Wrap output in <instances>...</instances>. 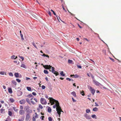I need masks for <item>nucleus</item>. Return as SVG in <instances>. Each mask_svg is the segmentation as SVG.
I'll use <instances>...</instances> for the list:
<instances>
[{
    "mask_svg": "<svg viewBox=\"0 0 121 121\" xmlns=\"http://www.w3.org/2000/svg\"><path fill=\"white\" fill-rule=\"evenodd\" d=\"M50 98V103L52 104V105L54 104L55 103L56 104L53 106V107L54 108H55L56 107V110H60L61 109V108L59 105V103L58 101L56 100L55 99H53L52 98L49 97Z\"/></svg>",
    "mask_w": 121,
    "mask_h": 121,
    "instance_id": "f257e3e1",
    "label": "nucleus"
},
{
    "mask_svg": "<svg viewBox=\"0 0 121 121\" xmlns=\"http://www.w3.org/2000/svg\"><path fill=\"white\" fill-rule=\"evenodd\" d=\"M40 102L43 104H47V102L46 100L43 98H41Z\"/></svg>",
    "mask_w": 121,
    "mask_h": 121,
    "instance_id": "f03ea898",
    "label": "nucleus"
},
{
    "mask_svg": "<svg viewBox=\"0 0 121 121\" xmlns=\"http://www.w3.org/2000/svg\"><path fill=\"white\" fill-rule=\"evenodd\" d=\"M88 88L90 89V91L92 94L94 95L95 92V90L93 88L91 87L90 86Z\"/></svg>",
    "mask_w": 121,
    "mask_h": 121,
    "instance_id": "7ed1b4c3",
    "label": "nucleus"
},
{
    "mask_svg": "<svg viewBox=\"0 0 121 121\" xmlns=\"http://www.w3.org/2000/svg\"><path fill=\"white\" fill-rule=\"evenodd\" d=\"M52 72L56 76H57L59 75L58 73L56 71H55L54 70V68L53 67H52Z\"/></svg>",
    "mask_w": 121,
    "mask_h": 121,
    "instance_id": "20e7f679",
    "label": "nucleus"
},
{
    "mask_svg": "<svg viewBox=\"0 0 121 121\" xmlns=\"http://www.w3.org/2000/svg\"><path fill=\"white\" fill-rule=\"evenodd\" d=\"M43 67L46 69H49L50 70V71H51L50 69H51V68L52 67V66L50 65H43Z\"/></svg>",
    "mask_w": 121,
    "mask_h": 121,
    "instance_id": "39448f33",
    "label": "nucleus"
},
{
    "mask_svg": "<svg viewBox=\"0 0 121 121\" xmlns=\"http://www.w3.org/2000/svg\"><path fill=\"white\" fill-rule=\"evenodd\" d=\"M24 109L25 111H27V112H30V107L28 106H26L24 108Z\"/></svg>",
    "mask_w": 121,
    "mask_h": 121,
    "instance_id": "423d86ee",
    "label": "nucleus"
},
{
    "mask_svg": "<svg viewBox=\"0 0 121 121\" xmlns=\"http://www.w3.org/2000/svg\"><path fill=\"white\" fill-rule=\"evenodd\" d=\"M84 116L86 119H90L91 118V117L90 116H89L86 113L84 115Z\"/></svg>",
    "mask_w": 121,
    "mask_h": 121,
    "instance_id": "0eeeda50",
    "label": "nucleus"
},
{
    "mask_svg": "<svg viewBox=\"0 0 121 121\" xmlns=\"http://www.w3.org/2000/svg\"><path fill=\"white\" fill-rule=\"evenodd\" d=\"M61 112H63V111H62L61 109L59 110H57V112L58 114H59V117H60V115L61 114Z\"/></svg>",
    "mask_w": 121,
    "mask_h": 121,
    "instance_id": "6e6552de",
    "label": "nucleus"
},
{
    "mask_svg": "<svg viewBox=\"0 0 121 121\" xmlns=\"http://www.w3.org/2000/svg\"><path fill=\"white\" fill-rule=\"evenodd\" d=\"M25 102L26 101L24 99L22 100L19 101L20 103L22 104H25Z\"/></svg>",
    "mask_w": 121,
    "mask_h": 121,
    "instance_id": "1a4fd4ad",
    "label": "nucleus"
},
{
    "mask_svg": "<svg viewBox=\"0 0 121 121\" xmlns=\"http://www.w3.org/2000/svg\"><path fill=\"white\" fill-rule=\"evenodd\" d=\"M19 113L20 114L23 115L24 114V111L23 110H20L19 111Z\"/></svg>",
    "mask_w": 121,
    "mask_h": 121,
    "instance_id": "9d476101",
    "label": "nucleus"
},
{
    "mask_svg": "<svg viewBox=\"0 0 121 121\" xmlns=\"http://www.w3.org/2000/svg\"><path fill=\"white\" fill-rule=\"evenodd\" d=\"M30 117V115L28 113L26 115V121H28Z\"/></svg>",
    "mask_w": 121,
    "mask_h": 121,
    "instance_id": "9b49d317",
    "label": "nucleus"
},
{
    "mask_svg": "<svg viewBox=\"0 0 121 121\" xmlns=\"http://www.w3.org/2000/svg\"><path fill=\"white\" fill-rule=\"evenodd\" d=\"M14 75L17 78H18L19 77V74L18 73H16L14 74Z\"/></svg>",
    "mask_w": 121,
    "mask_h": 121,
    "instance_id": "f8f14e48",
    "label": "nucleus"
},
{
    "mask_svg": "<svg viewBox=\"0 0 121 121\" xmlns=\"http://www.w3.org/2000/svg\"><path fill=\"white\" fill-rule=\"evenodd\" d=\"M71 94L75 97H76V95L75 92L74 91L72 92L71 93Z\"/></svg>",
    "mask_w": 121,
    "mask_h": 121,
    "instance_id": "ddd939ff",
    "label": "nucleus"
},
{
    "mask_svg": "<svg viewBox=\"0 0 121 121\" xmlns=\"http://www.w3.org/2000/svg\"><path fill=\"white\" fill-rule=\"evenodd\" d=\"M12 83L15 85H17V82L15 81L14 80H12Z\"/></svg>",
    "mask_w": 121,
    "mask_h": 121,
    "instance_id": "4468645a",
    "label": "nucleus"
},
{
    "mask_svg": "<svg viewBox=\"0 0 121 121\" xmlns=\"http://www.w3.org/2000/svg\"><path fill=\"white\" fill-rule=\"evenodd\" d=\"M98 110V108L96 107H95L93 108V110L94 111H97Z\"/></svg>",
    "mask_w": 121,
    "mask_h": 121,
    "instance_id": "2eb2a0df",
    "label": "nucleus"
},
{
    "mask_svg": "<svg viewBox=\"0 0 121 121\" xmlns=\"http://www.w3.org/2000/svg\"><path fill=\"white\" fill-rule=\"evenodd\" d=\"M0 74L3 75L4 74L6 75V72H5L4 71H1L0 72Z\"/></svg>",
    "mask_w": 121,
    "mask_h": 121,
    "instance_id": "dca6fc26",
    "label": "nucleus"
},
{
    "mask_svg": "<svg viewBox=\"0 0 121 121\" xmlns=\"http://www.w3.org/2000/svg\"><path fill=\"white\" fill-rule=\"evenodd\" d=\"M8 91L9 93H12V89L11 88H9L8 89Z\"/></svg>",
    "mask_w": 121,
    "mask_h": 121,
    "instance_id": "f3484780",
    "label": "nucleus"
},
{
    "mask_svg": "<svg viewBox=\"0 0 121 121\" xmlns=\"http://www.w3.org/2000/svg\"><path fill=\"white\" fill-rule=\"evenodd\" d=\"M48 111L49 112H51L52 111V110L51 108L50 107H49L48 109Z\"/></svg>",
    "mask_w": 121,
    "mask_h": 121,
    "instance_id": "a211bd4d",
    "label": "nucleus"
},
{
    "mask_svg": "<svg viewBox=\"0 0 121 121\" xmlns=\"http://www.w3.org/2000/svg\"><path fill=\"white\" fill-rule=\"evenodd\" d=\"M80 94L82 96H84L85 94L84 93V91L82 90V91L80 92Z\"/></svg>",
    "mask_w": 121,
    "mask_h": 121,
    "instance_id": "6ab92c4d",
    "label": "nucleus"
},
{
    "mask_svg": "<svg viewBox=\"0 0 121 121\" xmlns=\"http://www.w3.org/2000/svg\"><path fill=\"white\" fill-rule=\"evenodd\" d=\"M32 45H33V46L36 48L37 49V47L36 46V45L35 44V43H34V41L33 42H32Z\"/></svg>",
    "mask_w": 121,
    "mask_h": 121,
    "instance_id": "aec40b11",
    "label": "nucleus"
},
{
    "mask_svg": "<svg viewBox=\"0 0 121 121\" xmlns=\"http://www.w3.org/2000/svg\"><path fill=\"white\" fill-rule=\"evenodd\" d=\"M26 101L29 104H30V99L28 98L26 99Z\"/></svg>",
    "mask_w": 121,
    "mask_h": 121,
    "instance_id": "412c9836",
    "label": "nucleus"
},
{
    "mask_svg": "<svg viewBox=\"0 0 121 121\" xmlns=\"http://www.w3.org/2000/svg\"><path fill=\"white\" fill-rule=\"evenodd\" d=\"M91 117L93 118H95V119H97V117L96 115H93L91 116Z\"/></svg>",
    "mask_w": 121,
    "mask_h": 121,
    "instance_id": "4be33fe9",
    "label": "nucleus"
},
{
    "mask_svg": "<svg viewBox=\"0 0 121 121\" xmlns=\"http://www.w3.org/2000/svg\"><path fill=\"white\" fill-rule=\"evenodd\" d=\"M15 55H13L11 56V58L12 59H15Z\"/></svg>",
    "mask_w": 121,
    "mask_h": 121,
    "instance_id": "5701e85b",
    "label": "nucleus"
},
{
    "mask_svg": "<svg viewBox=\"0 0 121 121\" xmlns=\"http://www.w3.org/2000/svg\"><path fill=\"white\" fill-rule=\"evenodd\" d=\"M13 109L16 112H17L18 110V109L15 107H13Z\"/></svg>",
    "mask_w": 121,
    "mask_h": 121,
    "instance_id": "b1692460",
    "label": "nucleus"
},
{
    "mask_svg": "<svg viewBox=\"0 0 121 121\" xmlns=\"http://www.w3.org/2000/svg\"><path fill=\"white\" fill-rule=\"evenodd\" d=\"M44 73L46 74H48V72L47 70H44Z\"/></svg>",
    "mask_w": 121,
    "mask_h": 121,
    "instance_id": "393cba45",
    "label": "nucleus"
},
{
    "mask_svg": "<svg viewBox=\"0 0 121 121\" xmlns=\"http://www.w3.org/2000/svg\"><path fill=\"white\" fill-rule=\"evenodd\" d=\"M21 67H22L23 68H26V67L25 66V65H24V64H22L21 66Z\"/></svg>",
    "mask_w": 121,
    "mask_h": 121,
    "instance_id": "a878e982",
    "label": "nucleus"
},
{
    "mask_svg": "<svg viewBox=\"0 0 121 121\" xmlns=\"http://www.w3.org/2000/svg\"><path fill=\"white\" fill-rule=\"evenodd\" d=\"M10 101L12 102L13 103L14 102V100L12 98H11L10 99Z\"/></svg>",
    "mask_w": 121,
    "mask_h": 121,
    "instance_id": "bb28decb",
    "label": "nucleus"
},
{
    "mask_svg": "<svg viewBox=\"0 0 121 121\" xmlns=\"http://www.w3.org/2000/svg\"><path fill=\"white\" fill-rule=\"evenodd\" d=\"M86 112L87 113H89L90 112V110L89 109H87L86 110Z\"/></svg>",
    "mask_w": 121,
    "mask_h": 121,
    "instance_id": "cd10ccee",
    "label": "nucleus"
},
{
    "mask_svg": "<svg viewBox=\"0 0 121 121\" xmlns=\"http://www.w3.org/2000/svg\"><path fill=\"white\" fill-rule=\"evenodd\" d=\"M60 74L62 76H65V74H64L63 72V71H62L60 73Z\"/></svg>",
    "mask_w": 121,
    "mask_h": 121,
    "instance_id": "c85d7f7f",
    "label": "nucleus"
},
{
    "mask_svg": "<svg viewBox=\"0 0 121 121\" xmlns=\"http://www.w3.org/2000/svg\"><path fill=\"white\" fill-rule=\"evenodd\" d=\"M8 114L10 116H11L12 115V113L10 111H9Z\"/></svg>",
    "mask_w": 121,
    "mask_h": 121,
    "instance_id": "c756f323",
    "label": "nucleus"
},
{
    "mask_svg": "<svg viewBox=\"0 0 121 121\" xmlns=\"http://www.w3.org/2000/svg\"><path fill=\"white\" fill-rule=\"evenodd\" d=\"M32 99H31V102L33 104H35V102L33 101L32 100Z\"/></svg>",
    "mask_w": 121,
    "mask_h": 121,
    "instance_id": "7c9ffc66",
    "label": "nucleus"
},
{
    "mask_svg": "<svg viewBox=\"0 0 121 121\" xmlns=\"http://www.w3.org/2000/svg\"><path fill=\"white\" fill-rule=\"evenodd\" d=\"M39 108L42 109L43 108V107L42 106L41 104H39Z\"/></svg>",
    "mask_w": 121,
    "mask_h": 121,
    "instance_id": "2f4dec72",
    "label": "nucleus"
},
{
    "mask_svg": "<svg viewBox=\"0 0 121 121\" xmlns=\"http://www.w3.org/2000/svg\"><path fill=\"white\" fill-rule=\"evenodd\" d=\"M35 116L34 117L36 118H38V116L36 112L35 113Z\"/></svg>",
    "mask_w": 121,
    "mask_h": 121,
    "instance_id": "473e14b6",
    "label": "nucleus"
},
{
    "mask_svg": "<svg viewBox=\"0 0 121 121\" xmlns=\"http://www.w3.org/2000/svg\"><path fill=\"white\" fill-rule=\"evenodd\" d=\"M79 77V76L77 74L74 75V77L75 78H77Z\"/></svg>",
    "mask_w": 121,
    "mask_h": 121,
    "instance_id": "72a5a7b5",
    "label": "nucleus"
},
{
    "mask_svg": "<svg viewBox=\"0 0 121 121\" xmlns=\"http://www.w3.org/2000/svg\"><path fill=\"white\" fill-rule=\"evenodd\" d=\"M24 120V118L23 117H22L21 119H19L18 121H23Z\"/></svg>",
    "mask_w": 121,
    "mask_h": 121,
    "instance_id": "f704fd0d",
    "label": "nucleus"
},
{
    "mask_svg": "<svg viewBox=\"0 0 121 121\" xmlns=\"http://www.w3.org/2000/svg\"><path fill=\"white\" fill-rule=\"evenodd\" d=\"M47 13L50 16H51V14L50 12L49 11H47Z\"/></svg>",
    "mask_w": 121,
    "mask_h": 121,
    "instance_id": "c9c22d12",
    "label": "nucleus"
},
{
    "mask_svg": "<svg viewBox=\"0 0 121 121\" xmlns=\"http://www.w3.org/2000/svg\"><path fill=\"white\" fill-rule=\"evenodd\" d=\"M20 35V36L21 37V39H22V40H24V39L23 38V35L22 34H21Z\"/></svg>",
    "mask_w": 121,
    "mask_h": 121,
    "instance_id": "e433bc0d",
    "label": "nucleus"
},
{
    "mask_svg": "<svg viewBox=\"0 0 121 121\" xmlns=\"http://www.w3.org/2000/svg\"><path fill=\"white\" fill-rule=\"evenodd\" d=\"M4 109H3V108H1L0 109V112L1 113H2L4 111Z\"/></svg>",
    "mask_w": 121,
    "mask_h": 121,
    "instance_id": "4c0bfd02",
    "label": "nucleus"
},
{
    "mask_svg": "<svg viewBox=\"0 0 121 121\" xmlns=\"http://www.w3.org/2000/svg\"><path fill=\"white\" fill-rule=\"evenodd\" d=\"M72 60H68V62L69 63H71L72 62Z\"/></svg>",
    "mask_w": 121,
    "mask_h": 121,
    "instance_id": "58836bf2",
    "label": "nucleus"
},
{
    "mask_svg": "<svg viewBox=\"0 0 121 121\" xmlns=\"http://www.w3.org/2000/svg\"><path fill=\"white\" fill-rule=\"evenodd\" d=\"M16 80L18 82H20L21 81V80L20 79H18V78L17 79H16Z\"/></svg>",
    "mask_w": 121,
    "mask_h": 121,
    "instance_id": "ea45409f",
    "label": "nucleus"
},
{
    "mask_svg": "<svg viewBox=\"0 0 121 121\" xmlns=\"http://www.w3.org/2000/svg\"><path fill=\"white\" fill-rule=\"evenodd\" d=\"M18 93L19 94H20V95H22V92L21 91H18Z\"/></svg>",
    "mask_w": 121,
    "mask_h": 121,
    "instance_id": "a19ab883",
    "label": "nucleus"
},
{
    "mask_svg": "<svg viewBox=\"0 0 121 121\" xmlns=\"http://www.w3.org/2000/svg\"><path fill=\"white\" fill-rule=\"evenodd\" d=\"M48 119L49 121H52V118L51 117H49L48 118Z\"/></svg>",
    "mask_w": 121,
    "mask_h": 121,
    "instance_id": "79ce46f5",
    "label": "nucleus"
},
{
    "mask_svg": "<svg viewBox=\"0 0 121 121\" xmlns=\"http://www.w3.org/2000/svg\"><path fill=\"white\" fill-rule=\"evenodd\" d=\"M9 75L11 76H13V75L12 73H10L9 74Z\"/></svg>",
    "mask_w": 121,
    "mask_h": 121,
    "instance_id": "37998d69",
    "label": "nucleus"
},
{
    "mask_svg": "<svg viewBox=\"0 0 121 121\" xmlns=\"http://www.w3.org/2000/svg\"><path fill=\"white\" fill-rule=\"evenodd\" d=\"M68 11L70 13L71 15H72V16H75V15L74 14L71 13V12H69V11L68 9Z\"/></svg>",
    "mask_w": 121,
    "mask_h": 121,
    "instance_id": "c03bdc74",
    "label": "nucleus"
},
{
    "mask_svg": "<svg viewBox=\"0 0 121 121\" xmlns=\"http://www.w3.org/2000/svg\"><path fill=\"white\" fill-rule=\"evenodd\" d=\"M19 56L20 58H21V59H22V61L23 60H24V57H23L22 56Z\"/></svg>",
    "mask_w": 121,
    "mask_h": 121,
    "instance_id": "a18cd8bd",
    "label": "nucleus"
},
{
    "mask_svg": "<svg viewBox=\"0 0 121 121\" xmlns=\"http://www.w3.org/2000/svg\"><path fill=\"white\" fill-rule=\"evenodd\" d=\"M27 89L29 91H30V87H27Z\"/></svg>",
    "mask_w": 121,
    "mask_h": 121,
    "instance_id": "49530a36",
    "label": "nucleus"
},
{
    "mask_svg": "<svg viewBox=\"0 0 121 121\" xmlns=\"http://www.w3.org/2000/svg\"><path fill=\"white\" fill-rule=\"evenodd\" d=\"M32 94L34 96L36 95V93L33 92L32 93Z\"/></svg>",
    "mask_w": 121,
    "mask_h": 121,
    "instance_id": "de8ad7c7",
    "label": "nucleus"
},
{
    "mask_svg": "<svg viewBox=\"0 0 121 121\" xmlns=\"http://www.w3.org/2000/svg\"><path fill=\"white\" fill-rule=\"evenodd\" d=\"M44 118V116H41L40 117V118L42 119V120H43V118Z\"/></svg>",
    "mask_w": 121,
    "mask_h": 121,
    "instance_id": "09e8293b",
    "label": "nucleus"
},
{
    "mask_svg": "<svg viewBox=\"0 0 121 121\" xmlns=\"http://www.w3.org/2000/svg\"><path fill=\"white\" fill-rule=\"evenodd\" d=\"M51 11L53 12V14L54 15H56V13H55L51 9Z\"/></svg>",
    "mask_w": 121,
    "mask_h": 121,
    "instance_id": "8fccbe9b",
    "label": "nucleus"
},
{
    "mask_svg": "<svg viewBox=\"0 0 121 121\" xmlns=\"http://www.w3.org/2000/svg\"><path fill=\"white\" fill-rule=\"evenodd\" d=\"M42 88L43 89H44L45 88V86H44L43 85L42 86Z\"/></svg>",
    "mask_w": 121,
    "mask_h": 121,
    "instance_id": "3c124183",
    "label": "nucleus"
},
{
    "mask_svg": "<svg viewBox=\"0 0 121 121\" xmlns=\"http://www.w3.org/2000/svg\"><path fill=\"white\" fill-rule=\"evenodd\" d=\"M66 79L67 80H68L69 81H71V79H70V78H66Z\"/></svg>",
    "mask_w": 121,
    "mask_h": 121,
    "instance_id": "603ef678",
    "label": "nucleus"
},
{
    "mask_svg": "<svg viewBox=\"0 0 121 121\" xmlns=\"http://www.w3.org/2000/svg\"><path fill=\"white\" fill-rule=\"evenodd\" d=\"M111 60H112V61L114 62V59H113L112 58H110V57L109 58Z\"/></svg>",
    "mask_w": 121,
    "mask_h": 121,
    "instance_id": "864d4df0",
    "label": "nucleus"
},
{
    "mask_svg": "<svg viewBox=\"0 0 121 121\" xmlns=\"http://www.w3.org/2000/svg\"><path fill=\"white\" fill-rule=\"evenodd\" d=\"M72 99L73 100V101L74 102H76V100H75L74 99L73 97L72 98Z\"/></svg>",
    "mask_w": 121,
    "mask_h": 121,
    "instance_id": "5fc2aeb1",
    "label": "nucleus"
},
{
    "mask_svg": "<svg viewBox=\"0 0 121 121\" xmlns=\"http://www.w3.org/2000/svg\"><path fill=\"white\" fill-rule=\"evenodd\" d=\"M77 66L78 68H79L81 69V68H82L81 66L80 65H77Z\"/></svg>",
    "mask_w": 121,
    "mask_h": 121,
    "instance_id": "6e6d98bb",
    "label": "nucleus"
},
{
    "mask_svg": "<svg viewBox=\"0 0 121 121\" xmlns=\"http://www.w3.org/2000/svg\"><path fill=\"white\" fill-rule=\"evenodd\" d=\"M20 108L22 110L23 109V107L22 105L20 106Z\"/></svg>",
    "mask_w": 121,
    "mask_h": 121,
    "instance_id": "4d7b16f0",
    "label": "nucleus"
},
{
    "mask_svg": "<svg viewBox=\"0 0 121 121\" xmlns=\"http://www.w3.org/2000/svg\"><path fill=\"white\" fill-rule=\"evenodd\" d=\"M45 97L46 98H47V99H50V98H48V96L47 95H46L45 96Z\"/></svg>",
    "mask_w": 121,
    "mask_h": 121,
    "instance_id": "13d9d810",
    "label": "nucleus"
},
{
    "mask_svg": "<svg viewBox=\"0 0 121 121\" xmlns=\"http://www.w3.org/2000/svg\"><path fill=\"white\" fill-rule=\"evenodd\" d=\"M35 118L34 117H33V121H35L36 120Z\"/></svg>",
    "mask_w": 121,
    "mask_h": 121,
    "instance_id": "bf43d9fd",
    "label": "nucleus"
},
{
    "mask_svg": "<svg viewBox=\"0 0 121 121\" xmlns=\"http://www.w3.org/2000/svg\"><path fill=\"white\" fill-rule=\"evenodd\" d=\"M62 8L63 9L65 12H66V11L65 10V9L64 8V6H62Z\"/></svg>",
    "mask_w": 121,
    "mask_h": 121,
    "instance_id": "052dcab7",
    "label": "nucleus"
},
{
    "mask_svg": "<svg viewBox=\"0 0 121 121\" xmlns=\"http://www.w3.org/2000/svg\"><path fill=\"white\" fill-rule=\"evenodd\" d=\"M26 97H30V94H29V95H28Z\"/></svg>",
    "mask_w": 121,
    "mask_h": 121,
    "instance_id": "680f3d73",
    "label": "nucleus"
},
{
    "mask_svg": "<svg viewBox=\"0 0 121 121\" xmlns=\"http://www.w3.org/2000/svg\"><path fill=\"white\" fill-rule=\"evenodd\" d=\"M3 87L4 89H5L6 88V87L5 86L3 85Z\"/></svg>",
    "mask_w": 121,
    "mask_h": 121,
    "instance_id": "e2e57ef3",
    "label": "nucleus"
},
{
    "mask_svg": "<svg viewBox=\"0 0 121 121\" xmlns=\"http://www.w3.org/2000/svg\"><path fill=\"white\" fill-rule=\"evenodd\" d=\"M45 78L47 81H48V80L47 77H46Z\"/></svg>",
    "mask_w": 121,
    "mask_h": 121,
    "instance_id": "0e129e2a",
    "label": "nucleus"
},
{
    "mask_svg": "<svg viewBox=\"0 0 121 121\" xmlns=\"http://www.w3.org/2000/svg\"><path fill=\"white\" fill-rule=\"evenodd\" d=\"M26 80H28L30 79L29 78H27V77H26Z\"/></svg>",
    "mask_w": 121,
    "mask_h": 121,
    "instance_id": "69168bd1",
    "label": "nucleus"
},
{
    "mask_svg": "<svg viewBox=\"0 0 121 121\" xmlns=\"http://www.w3.org/2000/svg\"><path fill=\"white\" fill-rule=\"evenodd\" d=\"M34 100L35 101V102H37V100L36 99L34 98Z\"/></svg>",
    "mask_w": 121,
    "mask_h": 121,
    "instance_id": "338daca9",
    "label": "nucleus"
},
{
    "mask_svg": "<svg viewBox=\"0 0 121 121\" xmlns=\"http://www.w3.org/2000/svg\"><path fill=\"white\" fill-rule=\"evenodd\" d=\"M46 55L44 53H43V54L42 55V56H46Z\"/></svg>",
    "mask_w": 121,
    "mask_h": 121,
    "instance_id": "774afa93",
    "label": "nucleus"
}]
</instances>
